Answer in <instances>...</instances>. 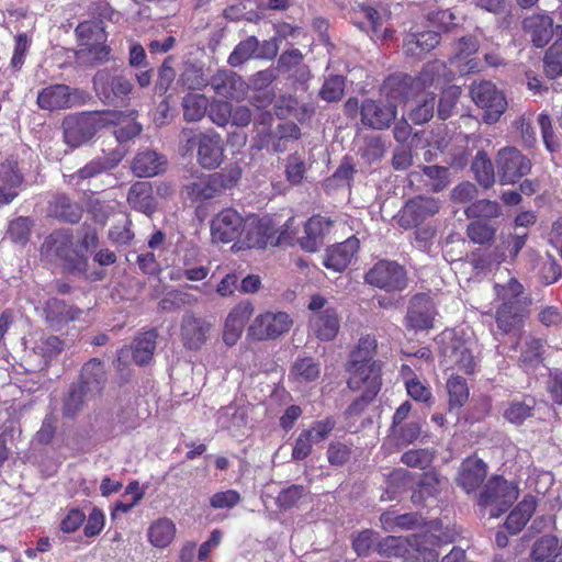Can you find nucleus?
I'll use <instances>...</instances> for the list:
<instances>
[{
	"instance_id": "f257e3e1",
	"label": "nucleus",
	"mask_w": 562,
	"mask_h": 562,
	"mask_svg": "<svg viewBox=\"0 0 562 562\" xmlns=\"http://www.w3.org/2000/svg\"><path fill=\"white\" fill-rule=\"evenodd\" d=\"M445 70V64L436 60L425 66L420 75L412 79L406 75H395L389 77L383 86L382 92L385 95L383 100L367 99L361 105V121L364 125L374 130H383L396 117V106L401 103V97L406 89L413 90L420 87H427L428 77L440 75Z\"/></svg>"
},
{
	"instance_id": "f03ea898",
	"label": "nucleus",
	"mask_w": 562,
	"mask_h": 562,
	"mask_svg": "<svg viewBox=\"0 0 562 562\" xmlns=\"http://www.w3.org/2000/svg\"><path fill=\"white\" fill-rule=\"evenodd\" d=\"M375 350V338L367 335L359 339L350 355L348 385L351 390L362 391L361 397L349 407L350 412L368 404L380 390V366L373 361Z\"/></svg>"
},
{
	"instance_id": "7ed1b4c3",
	"label": "nucleus",
	"mask_w": 562,
	"mask_h": 562,
	"mask_svg": "<svg viewBox=\"0 0 562 562\" xmlns=\"http://www.w3.org/2000/svg\"><path fill=\"white\" fill-rule=\"evenodd\" d=\"M456 532L443 530L438 521L431 522L427 533L416 535L411 539L389 536L379 543V552L387 557H403L408 546L413 552L411 562H437L439 553L436 549L441 543H450L454 540Z\"/></svg>"
},
{
	"instance_id": "20e7f679",
	"label": "nucleus",
	"mask_w": 562,
	"mask_h": 562,
	"mask_svg": "<svg viewBox=\"0 0 562 562\" xmlns=\"http://www.w3.org/2000/svg\"><path fill=\"white\" fill-rule=\"evenodd\" d=\"M441 364L446 370H457L467 374L474 372L476 344L471 334L463 329H446L438 337Z\"/></svg>"
},
{
	"instance_id": "39448f33",
	"label": "nucleus",
	"mask_w": 562,
	"mask_h": 562,
	"mask_svg": "<svg viewBox=\"0 0 562 562\" xmlns=\"http://www.w3.org/2000/svg\"><path fill=\"white\" fill-rule=\"evenodd\" d=\"M494 289L496 301L499 302L496 310L497 327L507 334L516 329L525 316L527 303L522 295V285L510 278L506 284L496 283Z\"/></svg>"
},
{
	"instance_id": "423d86ee",
	"label": "nucleus",
	"mask_w": 562,
	"mask_h": 562,
	"mask_svg": "<svg viewBox=\"0 0 562 562\" xmlns=\"http://www.w3.org/2000/svg\"><path fill=\"white\" fill-rule=\"evenodd\" d=\"M105 378L103 364L92 359L88 361L81 371V380L72 386L64 405V414L72 417L83 404L99 395L103 389Z\"/></svg>"
},
{
	"instance_id": "0eeeda50",
	"label": "nucleus",
	"mask_w": 562,
	"mask_h": 562,
	"mask_svg": "<svg viewBox=\"0 0 562 562\" xmlns=\"http://www.w3.org/2000/svg\"><path fill=\"white\" fill-rule=\"evenodd\" d=\"M120 116L111 111L82 113L64 120L65 142L71 147H78L88 142L108 123H115Z\"/></svg>"
},
{
	"instance_id": "6e6552de",
	"label": "nucleus",
	"mask_w": 562,
	"mask_h": 562,
	"mask_svg": "<svg viewBox=\"0 0 562 562\" xmlns=\"http://www.w3.org/2000/svg\"><path fill=\"white\" fill-rule=\"evenodd\" d=\"M76 33L79 41L76 58L79 64L90 65L108 59L110 48L105 45L106 33L100 21H85L77 26Z\"/></svg>"
},
{
	"instance_id": "1a4fd4ad",
	"label": "nucleus",
	"mask_w": 562,
	"mask_h": 562,
	"mask_svg": "<svg viewBox=\"0 0 562 562\" xmlns=\"http://www.w3.org/2000/svg\"><path fill=\"white\" fill-rule=\"evenodd\" d=\"M307 310L310 312L308 334L321 341L334 340L340 328L337 310L319 294L311 296Z\"/></svg>"
},
{
	"instance_id": "9d476101",
	"label": "nucleus",
	"mask_w": 562,
	"mask_h": 562,
	"mask_svg": "<svg viewBox=\"0 0 562 562\" xmlns=\"http://www.w3.org/2000/svg\"><path fill=\"white\" fill-rule=\"evenodd\" d=\"M451 80L450 74L445 66V70L440 71V75L437 74L428 77L427 87H420L418 89H406L401 97V103H407L409 98H416V105L411 109L408 113V119L415 124H423L428 122L434 115V106H435V92L429 91V89L434 88L442 89L443 86Z\"/></svg>"
},
{
	"instance_id": "9b49d317",
	"label": "nucleus",
	"mask_w": 562,
	"mask_h": 562,
	"mask_svg": "<svg viewBox=\"0 0 562 562\" xmlns=\"http://www.w3.org/2000/svg\"><path fill=\"white\" fill-rule=\"evenodd\" d=\"M517 488L506 480L494 476L484 485L479 505L488 510L491 517H498L517 499Z\"/></svg>"
},
{
	"instance_id": "f8f14e48",
	"label": "nucleus",
	"mask_w": 562,
	"mask_h": 562,
	"mask_svg": "<svg viewBox=\"0 0 562 562\" xmlns=\"http://www.w3.org/2000/svg\"><path fill=\"white\" fill-rule=\"evenodd\" d=\"M470 94L474 103L483 110V120L487 124L496 123L507 108L504 93L490 81L473 83Z\"/></svg>"
},
{
	"instance_id": "ddd939ff",
	"label": "nucleus",
	"mask_w": 562,
	"mask_h": 562,
	"mask_svg": "<svg viewBox=\"0 0 562 562\" xmlns=\"http://www.w3.org/2000/svg\"><path fill=\"white\" fill-rule=\"evenodd\" d=\"M293 319L286 312H265L257 315L248 327L247 334L254 340H272L288 333Z\"/></svg>"
},
{
	"instance_id": "4468645a",
	"label": "nucleus",
	"mask_w": 562,
	"mask_h": 562,
	"mask_svg": "<svg viewBox=\"0 0 562 562\" xmlns=\"http://www.w3.org/2000/svg\"><path fill=\"white\" fill-rule=\"evenodd\" d=\"M277 229L272 220L268 216L257 217L255 215L243 218L241 238L237 241L239 248H263L268 244H277Z\"/></svg>"
},
{
	"instance_id": "2eb2a0df",
	"label": "nucleus",
	"mask_w": 562,
	"mask_h": 562,
	"mask_svg": "<svg viewBox=\"0 0 562 562\" xmlns=\"http://www.w3.org/2000/svg\"><path fill=\"white\" fill-rule=\"evenodd\" d=\"M366 281L385 291H402L407 285L406 271L395 261L381 260L366 274Z\"/></svg>"
},
{
	"instance_id": "dca6fc26",
	"label": "nucleus",
	"mask_w": 562,
	"mask_h": 562,
	"mask_svg": "<svg viewBox=\"0 0 562 562\" xmlns=\"http://www.w3.org/2000/svg\"><path fill=\"white\" fill-rule=\"evenodd\" d=\"M497 173L502 183H515L530 170V161L516 148L506 147L496 157Z\"/></svg>"
},
{
	"instance_id": "f3484780",
	"label": "nucleus",
	"mask_w": 562,
	"mask_h": 562,
	"mask_svg": "<svg viewBox=\"0 0 562 562\" xmlns=\"http://www.w3.org/2000/svg\"><path fill=\"white\" fill-rule=\"evenodd\" d=\"M243 217L234 209H224L211 221L213 243L228 244L241 238Z\"/></svg>"
},
{
	"instance_id": "a211bd4d",
	"label": "nucleus",
	"mask_w": 562,
	"mask_h": 562,
	"mask_svg": "<svg viewBox=\"0 0 562 562\" xmlns=\"http://www.w3.org/2000/svg\"><path fill=\"white\" fill-rule=\"evenodd\" d=\"M86 98L83 91L75 90L65 85H53L44 88L37 95V104L43 110L54 111L71 108Z\"/></svg>"
},
{
	"instance_id": "6ab92c4d",
	"label": "nucleus",
	"mask_w": 562,
	"mask_h": 562,
	"mask_svg": "<svg viewBox=\"0 0 562 562\" xmlns=\"http://www.w3.org/2000/svg\"><path fill=\"white\" fill-rule=\"evenodd\" d=\"M24 347L30 357L35 358L36 366L42 368L61 351L63 341L43 331H34L24 338Z\"/></svg>"
},
{
	"instance_id": "aec40b11",
	"label": "nucleus",
	"mask_w": 562,
	"mask_h": 562,
	"mask_svg": "<svg viewBox=\"0 0 562 562\" xmlns=\"http://www.w3.org/2000/svg\"><path fill=\"white\" fill-rule=\"evenodd\" d=\"M440 209L436 199L418 196L408 201L401 211L398 223L404 228L416 227Z\"/></svg>"
},
{
	"instance_id": "412c9836",
	"label": "nucleus",
	"mask_w": 562,
	"mask_h": 562,
	"mask_svg": "<svg viewBox=\"0 0 562 562\" xmlns=\"http://www.w3.org/2000/svg\"><path fill=\"white\" fill-rule=\"evenodd\" d=\"M436 308L432 300L426 294L415 295L406 315V327L414 330L429 329L434 326Z\"/></svg>"
},
{
	"instance_id": "4be33fe9",
	"label": "nucleus",
	"mask_w": 562,
	"mask_h": 562,
	"mask_svg": "<svg viewBox=\"0 0 562 562\" xmlns=\"http://www.w3.org/2000/svg\"><path fill=\"white\" fill-rule=\"evenodd\" d=\"M254 311L255 307L249 301H241L229 311L223 329V340L227 346H234L238 341Z\"/></svg>"
},
{
	"instance_id": "5701e85b",
	"label": "nucleus",
	"mask_w": 562,
	"mask_h": 562,
	"mask_svg": "<svg viewBox=\"0 0 562 562\" xmlns=\"http://www.w3.org/2000/svg\"><path fill=\"white\" fill-rule=\"evenodd\" d=\"M224 158L222 137L215 132L198 136V161L205 169L217 168Z\"/></svg>"
},
{
	"instance_id": "b1692460",
	"label": "nucleus",
	"mask_w": 562,
	"mask_h": 562,
	"mask_svg": "<svg viewBox=\"0 0 562 562\" xmlns=\"http://www.w3.org/2000/svg\"><path fill=\"white\" fill-rule=\"evenodd\" d=\"M156 338L157 334L155 330H148L138 336L131 347L122 348L119 351V363L125 364L131 357L136 364L147 363L154 355Z\"/></svg>"
},
{
	"instance_id": "393cba45",
	"label": "nucleus",
	"mask_w": 562,
	"mask_h": 562,
	"mask_svg": "<svg viewBox=\"0 0 562 562\" xmlns=\"http://www.w3.org/2000/svg\"><path fill=\"white\" fill-rule=\"evenodd\" d=\"M359 249V240L356 237L329 247L324 256L323 263L335 272L344 271L352 261Z\"/></svg>"
},
{
	"instance_id": "a878e982",
	"label": "nucleus",
	"mask_w": 562,
	"mask_h": 562,
	"mask_svg": "<svg viewBox=\"0 0 562 562\" xmlns=\"http://www.w3.org/2000/svg\"><path fill=\"white\" fill-rule=\"evenodd\" d=\"M97 93L105 101H112L113 97H124L132 91V83L124 77H110L105 70L99 71L93 78Z\"/></svg>"
},
{
	"instance_id": "bb28decb",
	"label": "nucleus",
	"mask_w": 562,
	"mask_h": 562,
	"mask_svg": "<svg viewBox=\"0 0 562 562\" xmlns=\"http://www.w3.org/2000/svg\"><path fill=\"white\" fill-rule=\"evenodd\" d=\"M211 325L204 319L186 315L181 324V338L186 348L199 350L206 341Z\"/></svg>"
},
{
	"instance_id": "cd10ccee",
	"label": "nucleus",
	"mask_w": 562,
	"mask_h": 562,
	"mask_svg": "<svg viewBox=\"0 0 562 562\" xmlns=\"http://www.w3.org/2000/svg\"><path fill=\"white\" fill-rule=\"evenodd\" d=\"M265 46L269 47V53H257L258 40L250 36L240 42L228 57V63L233 67H237L250 58H273L278 53L274 42H265Z\"/></svg>"
},
{
	"instance_id": "c85d7f7f",
	"label": "nucleus",
	"mask_w": 562,
	"mask_h": 562,
	"mask_svg": "<svg viewBox=\"0 0 562 562\" xmlns=\"http://www.w3.org/2000/svg\"><path fill=\"white\" fill-rule=\"evenodd\" d=\"M486 476L484 462L476 458H468L460 467L458 485L468 494L475 492Z\"/></svg>"
},
{
	"instance_id": "c756f323",
	"label": "nucleus",
	"mask_w": 562,
	"mask_h": 562,
	"mask_svg": "<svg viewBox=\"0 0 562 562\" xmlns=\"http://www.w3.org/2000/svg\"><path fill=\"white\" fill-rule=\"evenodd\" d=\"M22 176L16 170V161L8 159L0 166V204L10 203L18 195Z\"/></svg>"
},
{
	"instance_id": "7c9ffc66",
	"label": "nucleus",
	"mask_w": 562,
	"mask_h": 562,
	"mask_svg": "<svg viewBox=\"0 0 562 562\" xmlns=\"http://www.w3.org/2000/svg\"><path fill=\"white\" fill-rule=\"evenodd\" d=\"M331 221L323 216H313L305 224V236L300 240L302 248L307 251H316L322 239L330 229Z\"/></svg>"
},
{
	"instance_id": "2f4dec72",
	"label": "nucleus",
	"mask_w": 562,
	"mask_h": 562,
	"mask_svg": "<svg viewBox=\"0 0 562 562\" xmlns=\"http://www.w3.org/2000/svg\"><path fill=\"white\" fill-rule=\"evenodd\" d=\"M552 19L546 14H532L525 19L524 27L530 34L535 46L543 47L553 34Z\"/></svg>"
},
{
	"instance_id": "473e14b6",
	"label": "nucleus",
	"mask_w": 562,
	"mask_h": 562,
	"mask_svg": "<svg viewBox=\"0 0 562 562\" xmlns=\"http://www.w3.org/2000/svg\"><path fill=\"white\" fill-rule=\"evenodd\" d=\"M177 528L175 522L167 518L154 520L147 529L149 543L157 549H165L171 544L176 537Z\"/></svg>"
},
{
	"instance_id": "72a5a7b5",
	"label": "nucleus",
	"mask_w": 562,
	"mask_h": 562,
	"mask_svg": "<svg viewBox=\"0 0 562 562\" xmlns=\"http://www.w3.org/2000/svg\"><path fill=\"white\" fill-rule=\"evenodd\" d=\"M439 34L434 31L411 33L404 40V49L407 55L420 58L439 44Z\"/></svg>"
},
{
	"instance_id": "f704fd0d",
	"label": "nucleus",
	"mask_w": 562,
	"mask_h": 562,
	"mask_svg": "<svg viewBox=\"0 0 562 562\" xmlns=\"http://www.w3.org/2000/svg\"><path fill=\"white\" fill-rule=\"evenodd\" d=\"M166 160L154 150L138 153L133 162V172L142 177H154L165 168Z\"/></svg>"
},
{
	"instance_id": "c9c22d12",
	"label": "nucleus",
	"mask_w": 562,
	"mask_h": 562,
	"mask_svg": "<svg viewBox=\"0 0 562 562\" xmlns=\"http://www.w3.org/2000/svg\"><path fill=\"white\" fill-rule=\"evenodd\" d=\"M81 313V311L68 306L56 299L49 300L45 308L46 321L56 329L70 321L79 318Z\"/></svg>"
},
{
	"instance_id": "e433bc0d",
	"label": "nucleus",
	"mask_w": 562,
	"mask_h": 562,
	"mask_svg": "<svg viewBox=\"0 0 562 562\" xmlns=\"http://www.w3.org/2000/svg\"><path fill=\"white\" fill-rule=\"evenodd\" d=\"M127 201L133 209L147 215L155 210L153 189L148 182L134 183L128 191Z\"/></svg>"
},
{
	"instance_id": "4c0bfd02",
	"label": "nucleus",
	"mask_w": 562,
	"mask_h": 562,
	"mask_svg": "<svg viewBox=\"0 0 562 562\" xmlns=\"http://www.w3.org/2000/svg\"><path fill=\"white\" fill-rule=\"evenodd\" d=\"M218 175L200 178L199 180L187 186V195L192 201H205L214 198L218 188L223 186Z\"/></svg>"
},
{
	"instance_id": "58836bf2",
	"label": "nucleus",
	"mask_w": 562,
	"mask_h": 562,
	"mask_svg": "<svg viewBox=\"0 0 562 562\" xmlns=\"http://www.w3.org/2000/svg\"><path fill=\"white\" fill-rule=\"evenodd\" d=\"M72 247V237L66 231H57L46 238L42 246V251L56 257L70 258V249Z\"/></svg>"
},
{
	"instance_id": "ea45409f",
	"label": "nucleus",
	"mask_w": 562,
	"mask_h": 562,
	"mask_svg": "<svg viewBox=\"0 0 562 562\" xmlns=\"http://www.w3.org/2000/svg\"><path fill=\"white\" fill-rule=\"evenodd\" d=\"M536 509V502L532 497L524 498L507 517L506 528L516 533L520 531Z\"/></svg>"
},
{
	"instance_id": "a19ab883",
	"label": "nucleus",
	"mask_w": 562,
	"mask_h": 562,
	"mask_svg": "<svg viewBox=\"0 0 562 562\" xmlns=\"http://www.w3.org/2000/svg\"><path fill=\"white\" fill-rule=\"evenodd\" d=\"M321 374L319 363L311 357L299 358L290 371V379L296 383H308L318 379Z\"/></svg>"
},
{
	"instance_id": "79ce46f5",
	"label": "nucleus",
	"mask_w": 562,
	"mask_h": 562,
	"mask_svg": "<svg viewBox=\"0 0 562 562\" xmlns=\"http://www.w3.org/2000/svg\"><path fill=\"white\" fill-rule=\"evenodd\" d=\"M477 43L473 37L461 38L458 43L457 54L450 60V63L457 64V68L460 74H468L474 71L477 68V61L473 58L467 60L465 65H461L462 59L469 58L471 55L476 53Z\"/></svg>"
},
{
	"instance_id": "37998d69",
	"label": "nucleus",
	"mask_w": 562,
	"mask_h": 562,
	"mask_svg": "<svg viewBox=\"0 0 562 562\" xmlns=\"http://www.w3.org/2000/svg\"><path fill=\"white\" fill-rule=\"evenodd\" d=\"M558 539L551 536L540 538L533 546L531 557L535 562H562Z\"/></svg>"
},
{
	"instance_id": "c03bdc74",
	"label": "nucleus",
	"mask_w": 562,
	"mask_h": 562,
	"mask_svg": "<svg viewBox=\"0 0 562 562\" xmlns=\"http://www.w3.org/2000/svg\"><path fill=\"white\" fill-rule=\"evenodd\" d=\"M442 486V480L435 472H426L418 482L417 490L412 495L416 504L423 503L427 497L436 496Z\"/></svg>"
},
{
	"instance_id": "a18cd8bd",
	"label": "nucleus",
	"mask_w": 562,
	"mask_h": 562,
	"mask_svg": "<svg viewBox=\"0 0 562 562\" xmlns=\"http://www.w3.org/2000/svg\"><path fill=\"white\" fill-rule=\"evenodd\" d=\"M535 408V401L532 398H525L522 401H512L504 409V418L513 425H521L527 418L532 415Z\"/></svg>"
},
{
	"instance_id": "49530a36",
	"label": "nucleus",
	"mask_w": 562,
	"mask_h": 562,
	"mask_svg": "<svg viewBox=\"0 0 562 562\" xmlns=\"http://www.w3.org/2000/svg\"><path fill=\"white\" fill-rule=\"evenodd\" d=\"M246 423V412L243 407L228 405L222 408L217 414V425L221 428L235 431Z\"/></svg>"
},
{
	"instance_id": "de8ad7c7",
	"label": "nucleus",
	"mask_w": 562,
	"mask_h": 562,
	"mask_svg": "<svg viewBox=\"0 0 562 562\" xmlns=\"http://www.w3.org/2000/svg\"><path fill=\"white\" fill-rule=\"evenodd\" d=\"M209 101L202 94L189 93L183 98V116L187 121L201 120L207 110Z\"/></svg>"
},
{
	"instance_id": "09e8293b",
	"label": "nucleus",
	"mask_w": 562,
	"mask_h": 562,
	"mask_svg": "<svg viewBox=\"0 0 562 562\" xmlns=\"http://www.w3.org/2000/svg\"><path fill=\"white\" fill-rule=\"evenodd\" d=\"M450 409L463 406L469 398V389L463 378L451 375L447 381Z\"/></svg>"
},
{
	"instance_id": "8fccbe9b",
	"label": "nucleus",
	"mask_w": 562,
	"mask_h": 562,
	"mask_svg": "<svg viewBox=\"0 0 562 562\" xmlns=\"http://www.w3.org/2000/svg\"><path fill=\"white\" fill-rule=\"evenodd\" d=\"M472 170L476 180L485 188L491 187L495 180L494 168L491 159L484 151H479L472 162Z\"/></svg>"
},
{
	"instance_id": "3c124183",
	"label": "nucleus",
	"mask_w": 562,
	"mask_h": 562,
	"mask_svg": "<svg viewBox=\"0 0 562 562\" xmlns=\"http://www.w3.org/2000/svg\"><path fill=\"white\" fill-rule=\"evenodd\" d=\"M115 113L120 116V119H117L115 123H108L106 126L117 125L113 134L120 143L127 142L140 133L142 127L135 122L134 117L120 112Z\"/></svg>"
},
{
	"instance_id": "603ef678",
	"label": "nucleus",
	"mask_w": 562,
	"mask_h": 562,
	"mask_svg": "<svg viewBox=\"0 0 562 562\" xmlns=\"http://www.w3.org/2000/svg\"><path fill=\"white\" fill-rule=\"evenodd\" d=\"M544 71L550 78L562 75V42H555L547 52Z\"/></svg>"
},
{
	"instance_id": "864d4df0",
	"label": "nucleus",
	"mask_w": 562,
	"mask_h": 562,
	"mask_svg": "<svg viewBox=\"0 0 562 562\" xmlns=\"http://www.w3.org/2000/svg\"><path fill=\"white\" fill-rule=\"evenodd\" d=\"M460 93L461 91L458 86H449L442 90L438 104V116L441 120H446L451 115Z\"/></svg>"
},
{
	"instance_id": "5fc2aeb1",
	"label": "nucleus",
	"mask_w": 562,
	"mask_h": 562,
	"mask_svg": "<svg viewBox=\"0 0 562 562\" xmlns=\"http://www.w3.org/2000/svg\"><path fill=\"white\" fill-rule=\"evenodd\" d=\"M467 234L473 243L484 245L493 239L495 228L481 221H475L469 224Z\"/></svg>"
},
{
	"instance_id": "6e6d98bb",
	"label": "nucleus",
	"mask_w": 562,
	"mask_h": 562,
	"mask_svg": "<svg viewBox=\"0 0 562 562\" xmlns=\"http://www.w3.org/2000/svg\"><path fill=\"white\" fill-rule=\"evenodd\" d=\"M434 459V453L428 449H415L406 451L401 460L404 464L411 468H427Z\"/></svg>"
},
{
	"instance_id": "4d7b16f0",
	"label": "nucleus",
	"mask_w": 562,
	"mask_h": 562,
	"mask_svg": "<svg viewBox=\"0 0 562 562\" xmlns=\"http://www.w3.org/2000/svg\"><path fill=\"white\" fill-rule=\"evenodd\" d=\"M240 501V494L235 490H226L214 493L210 497V506L214 509H231Z\"/></svg>"
},
{
	"instance_id": "13d9d810",
	"label": "nucleus",
	"mask_w": 562,
	"mask_h": 562,
	"mask_svg": "<svg viewBox=\"0 0 562 562\" xmlns=\"http://www.w3.org/2000/svg\"><path fill=\"white\" fill-rule=\"evenodd\" d=\"M392 435L397 443L402 446L411 445L420 435V425L417 422H411L405 425H400L396 429H392Z\"/></svg>"
},
{
	"instance_id": "bf43d9fd",
	"label": "nucleus",
	"mask_w": 562,
	"mask_h": 562,
	"mask_svg": "<svg viewBox=\"0 0 562 562\" xmlns=\"http://www.w3.org/2000/svg\"><path fill=\"white\" fill-rule=\"evenodd\" d=\"M467 214L468 216L493 218L497 217L501 211L497 202L481 200L470 205L467 210Z\"/></svg>"
},
{
	"instance_id": "052dcab7",
	"label": "nucleus",
	"mask_w": 562,
	"mask_h": 562,
	"mask_svg": "<svg viewBox=\"0 0 562 562\" xmlns=\"http://www.w3.org/2000/svg\"><path fill=\"white\" fill-rule=\"evenodd\" d=\"M305 495V488L302 485H292L280 492L277 503L284 509L292 508L297 505L299 501Z\"/></svg>"
},
{
	"instance_id": "680f3d73",
	"label": "nucleus",
	"mask_w": 562,
	"mask_h": 562,
	"mask_svg": "<svg viewBox=\"0 0 562 562\" xmlns=\"http://www.w3.org/2000/svg\"><path fill=\"white\" fill-rule=\"evenodd\" d=\"M344 93V78L340 76H333L328 78L322 90L321 97L325 101L334 102L341 98Z\"/></svg>"
},
{
	"instance_id": "e2e57ef3",
	"label": "nucleus",
	"mask_w": 562,
	"mask_h": 562,
	"mask_svg": "<svg viewBox=\"0 0 562 562\" xmlns=\"http://www.w3.org/2000/svg\"><path fill=\"white\" fill-rule=\"evenodd\" d=\"M305 165L302 157L291 155L285 165L286 179L291 184H299L304 178Z\"/></svg>"
},
{
	"instance_id": "0e129e2a",
	"label": "nucleus",
	"mask_w": 562,
	"mask_h": 562,
	"mask_svg": "<svg viewBox=\"0 0 562 562\" xmlns=\"http://www.w3.org/2000/svg\"><path fill=\"white\" fill-rule=\"evenodd\" d=\"M424 173L432 181L431 188L434 191H441L449 183L448 169L439 166L424 167Z\"/></svg>"
},
{
	"instance_id": "69168bd1",
	"label": "nucleus",
	"mask_w": 562,
	"mask_h": 562,
	"mask_svg": "<svg viewBox=\"0 0 562 562\" xmlns=\"http://www.w3.org/2000/svg\"><path fill=\"white\" fill-rule=\"evenodd\" d=\"M232 115V106L226 101H215L211 104L209 116L218 126L226 125Z\"/></svg>"
},
{
	"instance_id": "338daca9",
	"label": "nucleus",
	"mask_w": 562,
	"mask_h": 562,
	"mask_svg": "<svg viewBox=\"0 0 562 562\" xmlns=\"http://www.w3.org/2000/svg\"><path fill=\"white\" fill-rule=\"evenodd\" d=\"M405 387L407 394L415 401L427 403L432 397L430 387L419 379H409L406 382Z\"/></svg>"
},
{
	"instance_id": "774afa93",
	"label": "nucleus",
	"mask_w": 562,
	"mask_h": 562,
	"mask_svg": "<svg viewBox=\"0 0 562 562\" xmlns=\"http://www.w3.org/2000/svg\"><path fill=\"white\" fill-rule=\"evenodd\" d=\"M229 80H233V86L236 83L240 86V77L227 70H220L214 75L210 85L218 95L223 97V94L228 93L226 88Z\"/></svg>"
}]
</instances>
